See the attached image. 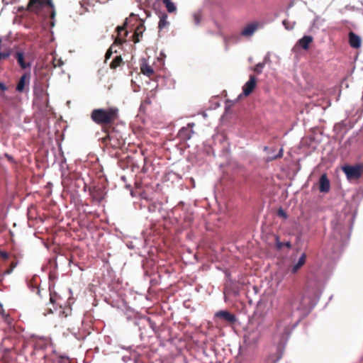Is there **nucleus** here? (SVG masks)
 I'll use <instances>...</instances> for the list:
<instances>
[{"instance_id":"f3484780","label":"nucleus","mask_w":363,"mask_h":363,"mask_svg":"<svg viewBox=\"0 0 363 363\" xmlns=\"http://www.w3.org/2000/svg\"><path fill=\"white\" fill-rule=\"evenodd\" d=\"M16 59L18 63L19 64V65L21 67V68L26 69L28 67H29L30 65L29 64H26L25 62L24 55H23V52H17L16 54Z\"/></svg>"},{"instance_id":"c756f323","label":"nucleus","mask_w":363,"mask_h":363,"mask_svg":"<svg viewBox=\"0 0 363 363\" xmlns=\"http://www.w3.org/2000/svg\"><path fill=\"white\" fill-rule=\"evenodd\" d=\"M50 302L52 303H55L56 301L57 295L50 294Z\"/></svg>"},{"instance_id":"a211bd4d","label":"nucleus","mask_w":363,"mask_h":363,"mask_svg":"<svg viewBox=\"0 0 363 363\" xmlns=\"http://www.w3.org/2000/svg\"><path fill=\"white\" fill-rule=\"evenodd\" d=\"M168 25L169 22L167 21V15L166 13H162L160 17L158 28L161 30L166 28Z\"/></svg>"},{"instance_id":"4be33fe9","label":"nucleus","mask_w":363,"mask_h":363,"mask_svg":"<svg viewBox=\"0 0 363 363\" xmlns=\"http://www.w3.org/2000/svg\"><path fill=\"white\" fill-rule=\"evenodd\" d=\"M152 104V100L150 99V97L149 96H147L141 103V105H140V109H145L147 106L150 105Z\"/></svg>"},{"instance_id":"f704fd0d","label":"nucleus","mask_w":363,"mask_h":363,"mask_svg":"<svg viewBox=\"0 0 363 363\" xmlns=\"http://www.w3.org/2000/svg\"><path fill=\"white\" fill-rule=\"evenodd\" d=\"M277 327H278V328H279V329H280V328L281 327V323H279V324L277 325Z\"/></svg>"},{"instance_id":"aec40b11","label":"nucleus","mask_w":363,"mask_h":363,"mask_svg":"<svg viewBox=\"0 0 363 363\" xmlns=\"http://www.w3.org/2000/svg\"><path fill=\"white\" fill-rule=\"evenodd\" d=\"M276 246L278 250L282 249L283 247H286L287 248H291V244L290 242H282L279 240V238L278 236L276 237Z\"/></svg>"},{"instance_id":"20e7f679","label":"nucleus","mask_w":363,"mask_h":363,"mask_svg":"<svg viewBox=\"0 0 363 363\" xmlns=\"http://www.w3.org/2000/svg\"><path fill=\"white\" fill-rule=\"evenodd\" d=\"M127 24L126 19L123 25L119 26L116 28V30L117 32V35L114 40L113 45H119L126 42V37L128 34L126 30Z\"/></svg>"},{"instance_id":"393cba45","label":"nucleus","mask_w":363,"mask_h":363,"mask_svg":"<svg viewBox=\"0 0 363 363\" xmlns=\"http://www.w3.org/2000/svg\"><path fill=\"white\" fill-rule=\"evenodd\" d=\"M277 215L279 216V217H282L284 218H287V214L282 209V208H279L277 211Z\"/></svg>"},{"instance_id":"f257e3e1","label":"nucleus","mask_w":363,"mask_h":363,"mask_svg":"<svg viewBox=\"0 0 363 363\" xmlns=\"http://www.w3.org/2000/svg\"><path fill=\"white\" fill-rule=\"evenodd\" d=\"M91 121L100 125L106 135L103 138L104 143L110 140V128L114 125L120 118V111L117 106L107 108H98L92 110L90 114Z\"/></svg>"},{"instance_id":"6ab92c4d","label":"nucleus","mask_w":363,"mask_h":363,"mask_svg":"<svg viewBox=\"0 0 363 363\" xmlns=\"http://www.w3.org/2000/svg\"><path fill=\"white\" fill-rule=\"evenodd\" d=\"M162 3L169 13H174L176 11L177 7L172 0H162Z\"/></svg>"},{"instance_id":"b1692460","label":"nucleus","mask_w":363,"mask_h":363,"mask_svg":"<svg viewBox=\"0 0 363 363\" xmlns=\"http://www.w3.org/2000/svg\"><path fill=\"white\" fill-rule=\"evenodd\" d=\"M264 67V63H258L254 68V72L257 74H261Z\"/></svg>"},{"instance_id":"a878e982","label":"nucleus","mask_w":363,"mask_h":363,"mask_svg":"<svg viewBox=\"0 0 363 363\" xmlns=\"http://www.w3.org/2000/svg\"><path fill=\"white\" fill-rule=\"evenodd\" d=\"M9 254L5 251H0V257L4 260H6L9 259Z\"/></svg>"},{"instance_id":"39448f33","label":"nucleus","mask_w":363,"mask_h":363,"mask_svg":"<svg viewBox=\"0 0 363 363\" xmlns=\"http://www.w3.org/2000/svg\"><path fill=\"white\" fill-rule=\"evenodd\" d=\"M194 126V123H189L186 127L182 128L178 133V138L184 141L189 140L194 134V131L189 128H192Z\"/></svg>"},{"instance_id":"9b49d317","label":"nucleus","mask_w":363,"mask_h":363,"mask_svg":"<svg viewBox=\"0 0 363 363\" xmlns=\"http://www.w3.org/2000/svg\"><path fill=\"white\" fill-rule=\"evenodd\" d=\"M330 184L328 179L327 174H323L320 177L319 180V190L320 192L327 193L330 191Z\"/></svg>"},{"instance_id":"bb28decb","label":"nucleus","mask_w":363,"mask_h":363,"mask_svg":"<svg viewBox=\"0 0 363 363\" xmlns=\"http://www.w3.org/2000/svg\"><path fill=\"white\" fill-rule=\"evenodd\" d=\"M9 56V52H0V60L6 59Z\"/></svg>"},{"instance_id":"412c9836","label":"nucleus","mask_w":363,"mask_h":363,"mask_svg":"<svg viewBox=\"0 0 363 363\" xmlns=\"http://www.w3.org/2000/svg\"><path fill=\"white\" fill-rule=\"evenodd\" d=\"M145 30V26L143 23H140L137 28H135V30L134 32V34L135 35H138L139 37H142L143 33Z\"/></svg>"},{"instance_id":"7ed1b4c3","label":"nucleus","mask_w":363,"mask_h":363,"mask_svg":"<svg viewBox=\"0 0 363 363\" xmlns=\"http://www.w3.org/2000/svg\"><path fill=\"white\" fill-rule=\"evenodd\" d=\"M345 174L347 179L350 181L359 179L362 176V169L361 165H345L342 168Z\"/></svg>"},{"instance_id":"6e6552de","label":"nucleus","mask_w":363,"mask_h":363,"mask_svg":"<svg viewBox=\"0 0 363 363\" xmlns=\"http://www.w3.org/2000/svg\"><path fill=\"white\" fill-rule=\"evenodd\" d=\"M215 316L216 318H221L228 323L233 324L236 321V317L235 315L230 313L228 311H218Z\"/></svg>"},{"instance_id":"f8f14e48","label":"nucleus","mask_w":363,"mask_h":363,"mask_svg":"<svg viewBox=\"0 0 363 363\" xmlns=\"http://www.w3.org/2000/svg\"><path fill=\"white\" fill-rule=\"evenodd\" d=\"M349 44L352 48L355 49H357L361 46L360 38L352 31L349 33Z\"/></svg>"},{"instance_id":"9d476101","label":"nucleus","mask_w":363,"mask_h":363,"mask_svg":"<svg viewBox=\"0 0 363 363\" xmlns=\"http://www.w3.org/2000/svg\"><path fill=\"white\" fill-rule=\"evenodd\" d=\"M259 24L257 22H253L247 24L242 30L241 35L245 37H250L258 28Z\"/></svg>"},{"instance_id":"dca6fc26","label":"nucleus","mask_w":363,"mask_h":363,"mask_svg":"<svg viewBox=\"0 0 363 363\" xmlns=\"http://www.w3.org/2000/svg\"><path fill=\"white\" fill-rule=\"evenodd\" d=\"M124 64V62L121 55L116 56L111 62L109 67L111 69H116L117 67Z\"/></svg>"},{"instance_id":"7c9ffc66","label":"nucleus","mask_w":363,"mask_h":363,"mask_svg":"<svg viewBox=\"0 0 363 363\" xmlns=\"http://www.w3.org/2000/svg\"><path fill=\"white\" fill-rule=\"evenodd\" d=\"M140 38L139 36L138 35H135V34L133 35V41L134 42V43H138L140 42Z\"/></svg>"},{"instance_id":"72a5a7b5","label":"nucleus","mask_w":363,"mask_h":363,"mask_svg":"<svg viewBox=\"0 0 363 363\" xmlns=\"http://www.w3.org/2000/svg\"><path fill=\"white\" fill-rule=\"evenodd\" d=\"M289 326H284V333H289Z\"/></svg>"},{"instance_id":"2eb2a0df","label":"nucleus","mask_w":363,"mask_h":363,"mask_svg":"<svg viewBox=\"0 0 363 363\" xmlns=\"http://www.w3.org/2000/svg\"><path fill=\"white\" fill-rule=\"evenodd\" d=\"M306 261V253H303L301 255V257H299L297 263H296L293 266V267L291 269V272L293 274H296L298 271V269L305 264Z\"/></svg>"},{"instance_id":"2f4dec72","label":"nucleus","mask_w":363,"mask_h":363,"mask_svg":"<svg viewBox=\"0 0 363 363\" xmlns=\"http://www.w3.org/2000/svg\"><path fill=\"white\" fill-rule=\"evenodd\" d=\"M6 89H7L6 86L4 83L0 82V90L2 91H4Z\"/></svg>"},{"instance_id":"cd10ccee","label":"nucleus","mask_w":363,"mask_h":363,"mask_svg":"<svg viewBox=\"0 0 363 363\" xmlns=\"http://www.w3.org/2000/svg\"><path fill=\"white\" fill-rule=\"evenodd\" d=\"M283 25L284 26V27L286 28V29L287 30H290V29H292L293 28V26H289V21L287 20H284L283 22H282Z\"/></svg>"},{"instance_id":"4468645a","label":"nucleus","mask_w":363,"mask_h":363,"mask_svg":"<svg viewBox=\"0 0 363 363\" xmlns=\"http://www.w3.org/2000/svg\"><path fill=\"white\" fill-rule=\"evenodd\" d=\"M313 38L311 35H304L302 38L298 40L296 45L305 50L309 49L310 44L313 42Z\"/></svg>"},{"instance_id":"c9c22d12","label":"nucleus","mask_w":363,"mask_h":363,"mask_svg":"<svg viewBox=\"0 0 363 363\" xmlns=\"http://www.w3.org/2000/svg\"><path fill=\"white\" fill-rule=\"evenodd\" d=\"M16 267L15 264H12V268H14Z\"/></svg>"},{"instance_id":"1a4fd4ad","label":"nucleus","mask_w":363,"mask_h":363,"mask_svg":"<svg viewBox=\"0 0 363 363\" xmlns=\"http://www.w3.org/2000/svg\"><path fill=\"white\" fill-rule=\"evenodd\" d=\"M30 78V73H24L21 77V78L17 84L16 91L18 92L24 91L26 85L29 84Z\"/></svg>"},{"instance_id":"ddd939ff","label":"nucleus","mask_w":363,"mask_h":363,"mask_svg":"<svg viewBox=\"0 0 363 363\" xmlns=\"http://www.w3.org/2000/svg\"><path fill=\"white\" fill-rule=\"evenodd\" d=\"M140 72L149 77L154 75L155 71L151 65H148L145 60H143L140 65Z\"/></svg>"},{"instance_id":"0eeeda50","label":"nucleus","mask_w":363,"mask_h":363,"mask_svg":"<svg viewBox=\"0 0 363 363\" xmlns=\"http://www.w3.org/2000/svg\"><path fill=\"white\" fill-rule=\"evenodd\" d=\"M257 79L254 75H250L249 80L242 87L243 94L245 96L250 95L256 86Z\"/></svg>"},{"instance_id":"c85d7f7f","label":"nucleus","mask_w":363,"mask_h":363,"mask_svg":"<svg viewBox=\"0 0 363 363\" xmlns=\"http://www.w3.org/2000/svg\"><path fill=\"white\" fill-rule=\"evenodd\" d=\"M282 156H283V149L281 148V149H280L279 153L276 156H274L272 159L275 160V159L281 158V157H282Z\"/></svg>"},{"instance_id":"f03ea898","label":"nucleus","mask_w":363,"mask_h":363,"mask_svg":"<svg viewBox=\"0 0 363 363\" xmlns=\"http://www.w3.org/2000/svg\"><path fill=\"white\" fill-rule=\"evenodd\" d=\"M45 7H48L51 10L50 16L53 18L55 15V11L52 0H29L27 10L39 13Z\"/></svg>"},{"instance_id":"473e14b6","label":"nucleus","mask_w":363,"mask_h":363,"mask_svg":"<svg viewBox=\"0 0 363 363\" xmlns=\"http://www.w3.org/2000/svg\"><path fill=\"white\" fill-rule=\"evenodd\" d=\"M194 20H195V22L196 24H199V16L198 15H195L194 16Z\"/></svg>"},{"instance_id":"423d86ee","label":"nucleus","mask_w":363,"mask_h":363,"mask_svg":"<svg viewBox=\"0 0 363 363\" xmlns=\"http://www.w3.org/2000/svg\"><path fill=\"white\" fill-rule=\"evenodd\" d=\"M301 299H303V297H301L298 295H293L289 299L287 306L291 308L292 311H300L303 308Z\"/></svg>"},{"instance_id":"5701e85b","label":"nucleus","mask_w":363,"mask_h":363,"mask_svg":"<svg viewBox=\"0 0 363 363\" xmlns=\"http://www.w3.org/2000/svg\"><path fill=\"white\" fill-rule=\"evenodd\" d=\"M115 45H112L109 48L108 50L106 51V55H105V62L111 57L113 52H116L117 51L115 50V51H112V49L113 48Z\"/></svg>"}]
</instances>
